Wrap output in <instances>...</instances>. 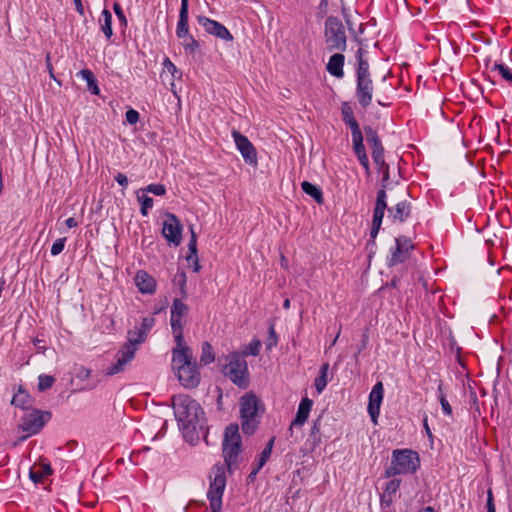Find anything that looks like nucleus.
Wrapping results in <instances>:
<instances>
[{"label": "nucleus", "mask_w": 512, "mask_h": 512, "mask_svg": "<svg viewBox=\"0 0 512 512\" xmlns=\"http://www.w3.org/2000/svg\"><path fill=\"white\" fill-rule=\"evenodd\" d=\"M189 0H181V7L179 11V20L176 28V35L178 38H186L189 35Z\"/></svg>", "instance_id": "22"}, {"label": "nucleus", "mask_w": 512, "mask_h": 512, "mask_svg": "<svg viewBox=\"0 0 512 512\" xmlns=\"http://www.w3.org/2000/svg\"><path fill=\"white\" fill-rule=\"evenodd\" d=\"M143 191L156 196H162L166 193V188L163 184H149Z\"/></svg>", "instance_id": "46"}, {"label": "nucleus", "mask_w": 512, "mask_h": 512, "mask_svg": "<svg viewBox=\"0 0 512 512\" xmlns=\"http://www.w3.org/2000/svg\"><path fill=\"white\" fill-rule=\"evenodd\" d=\"M368 341H369V335H368V332L366 331L362 335V340H361L360 347L358 349V353H360L363 349H365L367 347Z\"/></svg>", "instance_id": "61"}, {"label": "nucleus", "mask_w": 512, "mask_h": 512, "mask_svg": "<svg viewBox=\"0 0 512 512\" xmlns=\"http://www.w3.org/2000/svg\"><path fill=\"white\" fill-rule=\"evenodd\" d=\"M301 188L307 195L312 197L316 203L323 204V202H324L323 193H322V190L318 186L310 183L309 181H303L301 183Z\"/></svg>", "instance_id": "30"}, {"label": "nucleus", "mask_w": 512, "mask_h": 512, "mask_svg": "<svg viewBox=\"0 0 512 512\" xmlns=\"http://www.w3.org/2000/svg\"><path fill=\"white\" fill-rule=\"evenodd\" d=\"M135 285L142 294H154L157 283L153 276L144 270H139L134 278Z\"/></svg>", "instance_id": "19"}, {"label": "nucleus", "mask_w": 512, "mask_h": 512, "mask_svg": "<svg viewBox=\"0 0 512 512\" xmlns=\"http://www.w3.org/2000/svg\"><path fill=\"white\" fill-rule=\"evenodd\" d=\"M172 368L180 384L186 389L199 385L201 374L191 349L172 350Z\"/></svg>", "instance_id": "3"}, {"label": "nucleus", "mask_w": 512, "mask_h": 512, "mask_svg": "<svg viewBox=\"0 0 512 512\" xmlns=\"http://www.w3.org/2000/svg\"><path fill=\"white\" fill-rule=\"evenodd\" d=\"M388 182H384V180H381V189L378 190L376 200H386L387 201V194L386 189L388 187Z\"/></svg>", "instance_id": "52"}, {"label": "nucleus", "mask_w": 512, "mask_h": 512, "mask_svg": "<svg viewBox=\"0 0 512 512\" xmlns=\"http://www.w3.org/2000/svg\"><path fill=\"white\" fill-rule=\"evenodd\" d=\"M173 283L180 287L181 296L183 298H185L186 295H187V292H186V274H185V272H181V273L177 274L174 277V279H173Z\"/></svg>", "instance_id": "42"}, {"label": "nucleus", "mask_w": 512, "mask_h": 512, "mask_svg": "<svg viewBox=\"0 0 512 512\" xmlns=\"http://www.w3.org/2000/svg\"><path fill=\"white\" fill-rule=\"evenodd\" d=\"M383 395V383L379 381L373 386L369 394L368 413L373 423H377V418L380 414V406L383 400Z\"/></svg>", "instance_id": "16"}, {"label": "nucleus", "mask_w": 512, "mask_h": 512, "mask_svg": "<svg viewBox=\"0 0 512 512\" xmlns=\"http://www.w3.org/2000/svg\"><path fill=\"white\" fill-rule=\"evenodd\" d=\"M78 75L81 76L84 80H86L88 90L92 94H94V95L99 94L100 91H99V88L97 85V81H96V78L91 70L83 69L78 73Z\"/></svg>", "instance_id": "32"}, {"label": "nucleus", "mask_w": 512, "mask_h": 512, "mask_svg": "<svg viewBox=\"0 0 512 512\" xmlns=\"http://www.w3.org/2000/svg\"><path fill=\"white\" fill-rule=\"evenodd\" d=\"M189 308L188 306L182 302L181 299L175 298L173 300L172 306H171V317H170V324L171 327H180L183 326L182 318L188 314Z\"/></svg>", "instance_id": "21"}, {"label": "nucleus", "mask_w": 512, "mask_h": 512, "mask_svg": "<svg viewBox=\"0 0 512 512\" xmlns=\"http://www.w3.org/2000/svg\"><path fill=\"white\" fill-rule=\"evenodd\" d=\"M437 393H438V400L440 402L441 409H442L443 413L447 416H451L452 415V407L446 398V394L444 393L442 381H440L438 384Z\"/></svg>", "instance_id": "34"}, {"label": "nucleus", "mask_w": 512, "mask_h": 512, "mask_svg": "<svg viewBox=\"0 0 512 512\" xmlns=\"http://www.w3.org/2000/svg\"><path fill=\"white\" fill-rule=\"evenodd\" d=\"M215 360V355L213 351V347L209 342L202 343V354L200 357V362L204 365H208Z\"/></svg>", "instance_id": "35"}, {"label": "nucleus", "mask_w": 512, "mask_h": 512, "mask_svg": "<svg viewBox=\"0 0 512 512\" xmlns=\"http://www.w3.org/2000/svg\"><path fill=\"white\" fill-rule=\"evenodd\" d=\"M239 406L242 431L252 435L260 423L258 412L262 407L261 402L253 392H247L240 398Z\"/></svg>", "instance_id": "6"}, {"label": "nucleus", "mask_w": 512, "mask_h": 512, "mask_svg": "<svg viewBox=\"0 0 512 512\" xmlns=\"http://www.w3.org/2000/svg\"><path fill=\"white\" fill-rule=\"evenodd\" d=\"M29 476L34 483H40L43 479V473L36 472L33 470H30Z\"/></svg>", "instance_id": "57"}, {"label": "nucleus", "mask_w": 512, "mask_h": 512, "mask_svg": "<svg viewBox=\"0 0 512 512\" xmlns=\"http://www.w3.org/2000/svg\"><path fill=\"white\" fill-rule=\"evenodd\" d=\"M381 228V225L372 224L371 231H370V241L375 244V239L378 235V232Z\"/></svg>", "instance_id": "56"}, {"label": "nucleus", "mask_w": 512, "mask_h": 512, "mask_svg": "<svg viewBox=\"0 0 512 512\" xmlns=\"http://www.w3.org/2000/svg\"><path fill=\"white\" fill-rule=\"evenodd\" d=\"M52 414L49 411H40L33 409L31 412L26 413L19 424V428L23 432H27V436L21 437L20 440H25L28 436L37 434L45 425L47 421L50 420Z\"/></svg>", "instance_id": "10"}, {"label": "nucleus", "mask_w": 512, "mask_h": 512, "mask_svg": "<svg viewBox=\"0 0 512 512\" xmlns=\"http://www.w3.org/2000/svg\"><path fill=\"white\" fill-rule=\"evenodd\" d=\"M190 233H191V237H190V240L188 243L189 254L186 257V260L189 263H192L194 272H199L201 266L199 264V259H198V255H197V252H198V250H197V235H196L193 227H190Z\"/></svg>", "instance_id": "26"}, {"label": "nucleus", "mask_w": 512, "mask_h": 512, "mask_svg": "<svg viewBox=\"0 0 512 512\" xmlns=\"http://www.w3.org/2000/svg\"><path fill=\"white\" fill-rule=\"evenodd\" d=\"M312 405H313V401L311 399H309L308 397H305L301 400V402L298 406L296 416L288 429L290 436H292V434H293L294 426H302L307 421V419L309 417V413L312 408Z\"/></svg>", "instance_id": "20"}, {"label": "nucleus", "mask_w": 512, "mask_h": 512, "mask_svg": "<svg viewBox=\"0 0 512 512\" xmlns=\"http://www.w3.org/2000/svg\"><path fill=\"white\" fill-rule=\"evenodd\" d=\"M172 332L174 334L176 347L173 350H181V349H191L189 346L185 344L184 335H183V326L171 327Z\"/></svg>", "instance_id": "36"}, {"label": "nucleus", "mask_w": 512, "mask_h": 512, "mask_svg": "<svg viewBox=\"0 0 512 512\" xmlns=\"http://www.w3.org/2000/svg\"><path fill=\"white\" fill-rule=\"evenodd\" d=\"M342 13H343V17L345 19V22H346V25L348 27V30L351 32V33H354V28H353V23L349 17V15L346 13V9L345 8H342Z\"/></svg>", "instance_id": "58"}, {"label": "nucleus", "mask_w": 512, "mask_h": 512, "mask_svg": "<svg viewBox=\"0 0 512 512\" xmlns=\"http://www.w3.org/2000/svg\"><path fill=\"white\" fill-rule=\"evenodd\" d=\"M213 478L210 476V484L207 492V499L210 503V509L221 512L222 497L226 488L225 468L221 464H216L212 468Z\"/></svg>", "instance_id": "9"}, {"label": "nucleus", "mask_w": 512, "mask_h": 512, "mask_svg": "<svg viewBox=\"0 0 512 512\" xmlns=\"http://www.w3.org/2000/svg\"><path fill=\"white\" fill-rule=\"evenodd\" d=\"M73 1H74L75 8H76L77 12L83 16L84 15V7L82 4V1L81 0H73Z\"/></svg>", "instance_id": "64"}, {"label": "nucleus", "mask_w": 512, "mask_h": 512, "mask_svg": "<svg viewBox=\"0 0 512 512\" xmlns=\"http://www.w3.org/2000/svg\"><path fill=\"white\" fill-rule=\"evenodd\" d=\"M113 10L118 18V20L120 21V23L124 26L127 25V19H126V16L122 10V7L121 5L118 3V2H115L113 4Z\"/></svg>", "instance_id": "48"}, {"label": "nucleus", "mask_w": 512, "mask_h": 512, "mask_svg": "<svg viewBox=\"0 0 512 512\" xmlns=\"http://www.w3.org/2000/svg\"><path fill=\"white\" fill-rule=\"evenodd\" d=\"M182 224L180 223L177 216L173 213L167 212L165 214V220L163 222L162 234L164 238L169 242L178 246L182 240Z\"/></svg>", "instance_id": "12"}, {"label": "nucleus", "mask_w": 512, "mask_h": 512, "mask_svg": "<svg viewBox=\"0 0 512 512\" xmlns=\"http://www.w3.org/2000/svg\"><path fill=\"white\" fill-rule=\"evenodd\" d=\"M344 63L345 56L342 53H334L327 63L326 70L336 78H343Z\"/></svg>", "instance_id": "25"}, {"label": "nucleus", "mask_w": 512, "mask_h": 512, "mask_svg": "<svg viewBox=\"0 0 512 512\" xmlns=\"http://www.w3.org/2000/svg\"><path fill=\"white\" fill-rule=\"evenodd\" d=\"M55 382V378L50 375L41 374L38 377V390L40 392L46 391L51 388Z\"/></svg>", "instance_id": "39"}, {"label": "nucleus", "mask_w": 512, "mask_h": 512, "mask_svg": "<svg viewBox=\"0 0 512 512\" xmlns=\"http://www.w3.org/2000/svg\"><path fill=\"white\" fill-rule=\"evenodd\" d=\"M182 39H183L182 45H183L186 53L194 54L199 49L200 45H199L198 41L192 35L189 34L186 38H182Z\"/></svg>", "instance_id": "38"}, {"label": "nucleus", "mask_w": 512, "mask_h": 512, "mask_svg": "<svg viewBox=\"0 0 512 512\" xmlns=\"http://www.w3.org/2000/svg\"><path fill=\"white\" fill-rule=\"evenodd\" d=\"M401 485L400 479H392L387 482L384 492L380 496V504L382 507L388 508L392 505L394 496Z\"/></svg>", "instance_id": "23"}, {"label": "nucleus", "mask_w": 512, "mask_h": 512, "mask_svg": "<svg viewBox=\"0 0 512 512\" xmlns=\"http://www.w3.org/2000/svg\"><path fill=\"white\" fill-rule=\"evenodd\" d=\"M492 70H498L500 75L508 82H512V72L504 64L494 63Z\"/></svg>", "instance_id": "43"}, {"label": "nucleus", "mask_w": 512, "mask_h": 512, "mask_svg": "<svg viewBox=\"0 0 512 512\" xmlns=\"http://www.w3.org/2000/svg\"><path fill=\"white\" fill-rule=\"evenodd\" d=\"M197 21L208 34L226 42H232L234 40V37L230 31L220 22L212 20L203 15L197 16Z\"/></svg>", "instance_id": "14"}, {"label": "nucleus", "mask_w": 512, "mask_h": 512, "mask_svg": "<svg viewBox=\"0 0 512 512\" xmlns=\"http://www.w3.org/2000/svg\"><path fill=\"white\" fill-rule=\"evenodd\" d=\"M365 53H366V51L361 47L356 52V61H357L356 78L357 77H370L369 63L364 58Z\"/></svg>", "instance_id": "29"}, {"label": "nucleus", "mask_w": 512, "mask_h": 512, "mask_svg": "<svg viewBox=\"0 0 512 512\" xmlns=\"http://www.w3.org/2000/svg\"><path fill=\"white\" fill-rule=\"evenodd\" d=\"M11 405H13L17 408H20L22 410H26L30 407L31 396L23 388L22 385H18L17 392L12 397Z\"/></svg>", "instance_id": "27"}, {"label": "nucleus", "mask_w": 512, "mask_h": 512, "mask_svg": "<svg viewBox=\"0 0 512 512\" xmlns=\"http://www.w3.org/2000/svg\"><path fill=\"white\" fill-rule=\"evenodd\" d=\"M374 209L385 211L387 209V201L386 200H376Z\"/></svg>", "instance_id": "62"}, {"label": "nucleus", "mask_w": 512, "mask_h": 512, "mask_svg": "<svg viewBox=\"0 0 512 512\" xmlns=\"http://www.w3.org/2000/svg\"><path fill=\"white\" fill-rule=\"evenodd\" d=\"M320 417H318L313 422V426L311 427L310 435L308 442H311V449H314L321 442V433H320Z\"/></svg>", "instance_id": "33"}, {"label": "nucleus", "mask_w": 512, "mask_h": 512, "mask_svg": "<svg viewBox=\"0 0 512 512\" xmlns=\"http://www.w3.org/2000/svg\"><path fill=\"white\" fill-rule=\"evenodd\" d=\"M115 181L122 187H127L128 185V178L125 174L123 173H117L116 176L114 177Z\"/></svg>", "instance_id": "55"}, {"label": "nucleus", "mask_w": 512, "mask_h": 512, "mask_svg": "<svg viewBox=\"0 0 512 512\" xmlns=\"http://www.w3.org/2000/svg\"><path fill=\"white\" fill-rule=\"evenodd\" d=\"M260 348L261 342L258 339H254L248 344V346H246L245 350L241 355L243 356V358L247 355L258 356L260 353Z\"/></svg>", "instance_id": "40"}, {"label": "nucleus", "mask_w": 512, "mask_h": 512, "mask_svg": "<svg viewBox=\"0 0 512 512\" xmlns=\"http://www.w3.org/2000/svg\"><path fill=\"white\" fill-rule=\"evenodd\" d=\"M373 82L370 77L356 78V97L362 108H367L372 102Z\"/></svg>", "instance_id": "15"}, {"label": "nucleus", "mask_w": 512, "mask_h": 512, "mask_svg": "<svg viewBox=\"0 0 512 512\" xmlns=\"http://www.w3.org/2000/svg\"><path fill=\"white\" fill-rule=\"evenodd\" d=\"M420 467L417 452L410 449H396L392 453L391 465L385 470V477L391 478L400 474H413Z\"/></svg>", "instance_id": "5"}, {"label": "nucleus", "mask_w": 512, "mask_h": 512, "mask_svg": "<svg viewBox=\"0 0 512 512\" xmlns=\"http://www.w3.org/2000/svg\"><path fill=\"white\" fill-rule=\"evenodd\" d=\"M414 248L411 240L405 236L395 239V246L391 248V255L388 258V266H396L404 263L410 257V250Z\"/></svg>", "instance_id": "11"}, {"label": "nucleus", "mask_w": 512, "mask_h": 512, "mask_svg": "<svg viewBox=\"0 0 512 512\" xmlns=\"http://www.w3.org/2000/svg\"><path fill=\"white\" fill-rule=\"evenodd\" d=\"M363 129L365 132L367 142H372L373 140L379 139L377 131L373 129L371 126L366 125L364 126Z\"/></svg>", "instance_id": "50"}, {"label": "nucleus", "mask_w": 512, "mask_h": 512, "mask_svg": "<svg viewBox=\"0 0 512 512\" xmlns=\"http://www.w3.org/2000/svg\"><path fill=\"white\" fill-rule=\"evenodd\" d=\"M164 69L170 73L174 78H180L182 76L181 71L172 63V61L166 57L163 62Z\"/></svg>", "instance_id": "44"}, {"label": "nucleus", "mask_w": 512, "mask_h": 512, "mask_svg": "<svg viewBox=\"0 0 512 512\" xmlns=\"http://www.w3.org/2000/svg\"><path fill=\"white\" fill-rule=\"evenodd\" d=\"M318 9L321 16L325 15L328 11V0H320Z\"/></svg>", "instance_id": "60"}, {"label": "nucleus", "mask_w": 512, "mask_h": 512, "mask_svg": "<svg viewBox=\"0 0 512 512\" xmlns=\"http://www.w3.org/2000/svg\"><path fill=\"white\" fill-rule=\"evenodd\" d=\"M324 37L328 51L344 52L347 48V37L342 21L336 16H328L324 23Z\"/></svg>", "instance_id": "8"}, {"label": "nucleus", "mask_w": 512, "mask_h": 512, "mask_svg": "<svg viewBox=\"0 0 512 512\" xmlns=\"http://www.w3.org/2000/svg\"><path fill=\"white\" fill-rule=\"evenodd\" d=\"M227 363L223 366V374L240 389L248 388L250 384L249 370L246 360L238 352L226 356Z\"/></svg>", "instance_id": "7"}, {"label": "nucleus", "mask_w": 512, "mask_h": 512, "mask_svg": "<svg viewBox=\"0 0 512 512\" xmlns=\"http://www.w3.org/2000/svg\"><path fill=\"white\" fill-rule=\"evenodd\" d=\"M388 212L394 222H404L411 214V203L406 200L400 201L394 207L388 208Z\"/></svg>", "instance_id": "24"}, {"label": "nucleus", "mask_w": 512, "mask_h": 512, "mask_svg": "<svg viewBox=\"0 0 512 512\" xmlns=\"http://www.w3.org/2000/svg\"><path fill=\"white\" fill-rule=\"evenodd\" d=\"M46 66H47V70L50 74V77L54 80H56L55 76H54V73H53V67H52V64H51V61H50V54H47L46 56Z\"/></svg>", "instance_id": "63"}, {"label": "nucleus", "mask_w": 512, "mask_h": 512, "mask_svg": "<svg viewBox=\"0 0 512 512\" xmlns=\"http://www.w3.org/2000/svg\"><path fill=\"white\" fill-rule=\"evenodd\" d=\"M235 145L247 164L257 165V151L250 140L237 130L232 131Z\"/></svg>", "instance_id": "13"}, {"label": "nucleus", "mask_w": 512, "mask_h": 512, "mask_svg": "<svg viewBox=\"0 0 512 512\" xmlns=\"http://www.w3.org/2000/svg\"><path fill=\"white\" fill-rule=\"evenodd\" d=\"M384 214H385V211L382 210V212H381V210L374 209L372 224L382 225Z\"/></svg>", "instance_id": "53"}, {"label": "nucleus", "mask_w": 512, "mask_h": 512, "mask_svg": "<svg viewBox=\"0 0 512 512\" xmlns=\"http://www.w3.org/2000/svg\"><path fill=\"white\" fill-rule=\"evenodd\" d=\"M260 469H258L255 465H252V470L250 474L247 477L248 483H253L256 479L257 474L259 473Z\"/></svg>", "instance_id": "59"}, {"label": "nucleus", "mask_w": 512, "mask_h": 512, "mask_svg": "<svg viewBox=\"0 0 512 512\" xmlns=\"http://www.w3.org/2000/svg\"><path fill=\"white\" fill-rule=\"evenodd\" d=\"M172 407L178 423L187 442L194 443L202 435L207 441V419L201 405L188 395H175Z\"/></svg>", "instance_id": "1"}, {"label": "nucleus", "mask_w": 512, "mask_h": 512, "mask_svg": "<svg viewBox=\"0 0 512 512\" xmlns=\"http://www.w3.org/2000/svg\"><path fill=\"white\" fill-rule=\"evenodd\" d=\"M137 200L141 203L140 213L143 216H146L148 214V209H151L153 207V198L147 196L144 193L140 194L139 192H137Z\"/></svg>", "instance_id": "37"}, {"label": "nucleus", "mask_w": 512, "mask_h": 512, "mask_svg": "<svg viewBox=\"0 0 512 512\" xmlns=\"http://www.w3.org/2000/svg\"><path fill=\"white\" fill-rule=\"evenodd\" d=\"M368 144L371 147V156L376 164V166H382L385 167V173L383 180L384 182H387L390 179V172H389V165L385 162L384 159V147L382 145V142L379 139L373 140L372 142H368Z\"/></svg>", "instance_id": "18"}, {"label": "nucleus", "mask_w": 512, "mask_h": 512, "mask_svg": "<svg viewBox=\"0 0 512 512\" xmlns=\"http://www.w3.org/2000/svg\"><path fill=\"white\" fill-rule=\"evenodd\" d=\"M342 120L351 129L352 147L355 155L357 156L360 164L369 174L370 165L369 159L363 144V134L357 120L354 117V112L349 102H343L341 105Z\"/></svg>", "instance_id": "4"}, {"label": "nucleus", "mask_w": 512, "mask_h": 512, "mask_svg": "<svg viewBox=\"0 0 512 512\" xmlns=\"http://www.w3.org/2000/svg\"><path fill=\"white\" fill-rule=\"evenodd\" d=\"M242 450V445L237 444H222V452L224 457L225 466L229 474H233L237 469V458Z\"/></svg>", "instance_id": "17"}, {"label": "nucleus", "mask_w": 512, "mask_h": 512, "mask_svg": "<svg viewBox=\"0 0 512 512\" xmlns=\"http://www.w3.org/2000/svg\"><path fill=\"white\" fill-rule=\"evenodd\" d=\"M275 442V437H272L265 445L264 449L259 455V458L262 459V461H268L270 459V456L272 454L273 446Z\"/></svg>", "instance_id": "45"}, {"label": "nucleus", "mask_w": 512, "mask_h": 512, "mask_svg": "<svg viewBox=\"0 0 512 512\" xmlns=\"http://www.w3.org/2000/svg\"><path fill=\"white\" fill-rule=\"evenodd\" d=\"M278 343V337L274 328V324L270 323L269 329H268V338L266 340V350H271L275 346H277Z\"/></svg>", "instance_id": "41"}, {"label": "nucleus", "mask_w": 512, "mask_h": 512, "mask_svg": "<svg viewBox=\"0 0 512 512\" xmlns=\"http://www.w3.org/2000/svg\"><path fill=\"white\" fill-rule=\"evenodd\" d=\"M222 444L242 445L238 424L231 423L225 428L224 439Z\"/></svg>", "instance_id": "28"}, {"label": "nucleus", "mask_w": 512, "mask_h": 512, "mask_svg": "<svg viewBox=\"0 0 512 512\" xmlns=\"http://www.w3.org/2000/svg\"><path fill=\"white\" fill-rule=\"evenodd\" d=\"M155 324L153 317H144L140 327L128 331L127 341L123 344L117 353V361L106 370V375L113 376L124 371L125 366L132 361L137 351L138 345L145 342L147 334Z\"/></svg>", "instance_id": "2"}, {"label": "nucleus", "mask_w": 512, "mask_h": 512, "mask_svg": "<svg viewBox=\"0 0 512 512\" xmlns=\"http://www.w3.org/2000/svg\"><path fill=\"white\" fill-rule=\"evenodd\" d=\"M487 512H496L495 511V505H494V499H493V493L491 489H488L487 491Z\"/></svg>", "instance_id": "54"}, {"label": "nucleus", "mask_w": 512, "mask_h": 512, "mask_svg": "<svg viewBox=\"0 0 512 512\" xmlns=\"http://www.w3.org/2000/svg\"><path fill=\"white\" fill-rule=\"evenodd\" d=\"M327 385V376L318 375L314 381L315 389L318 393H321Z\"/></svg>", "instance_id": "49"}, {"label": "nucleus", "mask_w": 512, "mask_h": 512, "mask_svg": "<svg viewBox=\"0 0 512 512\" xmlns=\"http://www.w3.org/2000/svg\"><path fill=\"white\" fill-rule=\"evenodd\" d=\"M126 121L129 124H136L139 120V113L135 109H129L126 114Z\"/></svg>", "instance_id": "51"}, {"label": "nucleus", "mask_w": 512, "mask_h": 512, "mask_svg": "<svg viewBox=\"0 0 512 512\" xmlns=\"http://www.w3.org/2000/svg\"><path fill=\"white\" fill-rule=\"evenodd\" d=\"M65 242H66L65 237L57 239L51 247V254L53 256L59 255L64 250Z\"/></svg>", "instance_id": "47"}, {"label": "nucleus", "mask_w": 512, "mask_h": 512, "mask_svg": "<svg viewBox=\"0 0 512 512\" xmlns=\"http://www.w3.org/2000/svg\"><path fill=\"white\" fill-rule=\"evenodd\" d=\"M100 28L105 37L109 40L113 35L112 30V14L108 9H104L99 19Z\"/></svg>", "instance_id": "31"}]
</instances>
